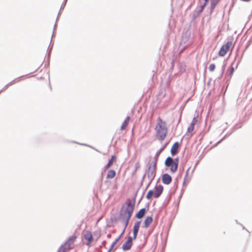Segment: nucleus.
Here are the masks:
<instances>
[{
    "instance_id": "1",
    "label": "nucleus",
    "mask_w": 252,
    "mask_h": 252,
    "mask_svg": "<svg viewBox=\"0 0 252 252\" xmlns=\"http://www.w3.org/2000/svg\"><path fill=\"white\" fill-rule=\"evenodd\" d=\"M158 123L155 127L156 130V136L157 138L160 141H163L167 135V127L166 126L165 121L158 117Z\"/></svg>"
},
{
    "instance_id": "2",
    "label": "nucleus",
    "mask_w": 252,
    "mask_h": 252,
    "mask_svg": "<svg viewBox=\"0 0 252 252\" xmlns=\"http://www.w3.org/2000/svg\"><path fill=\"white\" fill-rule=\"evenodd\" d=\"M158 154L155 156L154 160L150 163L148 164V167L146 169V172L147 173V177L150 179V181L147 185L145 190H147L149 186L154 179L156 176V171L157 169V157Z\"/></svg>"
},
{
    "instance_id": "3",
    "label": "nucleus",
    "mask_w": 252,
    "mask_h": 252,
    "mask_svg": "<svg viewBox=\"0 0 252 252\" xmlns=\"http://www.w3.org/2000/svg\"><path fill=\"white\" fill-rule=\"evenodd\" d=\"M133 212L127 211V210L124 209V205H123L120 211V218L123 220V224L124 228L122 232H125L126 229L128 225L129 220L131 218Z\"/></svg>"
},
{
    "instance_id": "4",
    "label": "nucleus",
    "mask_w": 252,
    "mask_h": 252,
    "mask_svg": "<svg viewBox=\"0 0 252 252\" xmlns=\"http://www.w3.org/2000/svg\"><path fill=\"white\" fill-rule=\"evenodd\" d=\"M179 163V158L176 157L174 158L171 157H168L164 161V165L166 167H170V171L174 173L178 170Z\"/></svg>"
},
{
    "instance_id": "5",
    "label": "nucleus",
    "mask_w": 252,
    "mask_h": 252,
    "mask_svg": "<svg viewBox=\"0 0 252 252\" xmlns=\"http://www.w3.org/2000/svg\"><path fill=\"white\" fill-rule=\"evenodd\" d=\"M228 41L226 44H223L220 47L218 55L220 57H224L227 52L229 50L232 45V37L229 36L227 38Z\"/></svg>"
},
{
    "instance_id": "6",
    "label": "nucleus",
    "mask_w": 252,
    "mask_h": 252,
    "mask_svg": "<svg viewBox=\"0 0 252 252\" xmlns=\"http://www.w3.org/2000/svg\"><path fill=\"white\" fill-rule=\"evenodd\" d=\"M136 198V197L135 195H134L132 197L131 200L129 198L127 199L125 202L126 207H125L124 206V209L127 210V211L128 210L133 212L135 205Z\"/></svg>"
},
{
    "instance_id": "7",
    "label": "nucleus",
    "mask_w": 252,
    "mask_h": 252,
    "mask_svg": "<svg viewBox=\"0 0 252 252\" xmlns=\"http://www.w3.org/2000/svg\"><path fill=\"white\" fill-rule=\"evenodd\" d=\"M163 189L164 188L162 185L159 184L157 185V183L154 188V189H153V197L155 198L159 197L163 192Z\"/></svg>"
},
{
    "instance_id": "8",
    "label": "nucleus",
    "mask_w": 252,
    "mask_h": 252,
    "mask_svg": "<svg viewBox=\"0 0 252 252\" xmlns=\"http://www.w3.org/2000/svg\"><path fill=\"white\" fill-rule=\"evenodd\" d=\"M161 181L163 184L168 185L172 181V178L171 176L168 173L162 174L161 176Z\"/></svg>"
},
{
    "instance_id": "9",
    "label": "nucleus",
    "mask_w": 252,
    "mask_h": 252,
    "mask_svg": "<svg viewBox=\"0 0 252 252\" xmlns=\"http://www.w3.org/2000/svg\"><path fill=\"white\" fill-rule=\"evenodd\" d=\"M124 235V232H121V233L115 239V240L112 243L109 247L107 252H111L113 249H114V251L117 250V247L114 248L115 245L120 240L122 236Z\"/></svg>"
},
{
    "instance_id": "10",
    "label": "nucleus",
    "mask_w": 252,
    "mask_h": 252,
    "mask_svg": "<svg viewBox=\"0 0 252 252\" xmlns=\"http://www.w3.org/2000/svg\"><path fill=\"white\" fill-rule=\"evenodd\" d=\"M179 148V142L178 141L174 142L170 149V154L172 155V156H174L178 152Z\"/></svg>"
},
{
    "instance_id": "11",
    "label": "nucleus",
    "mask_w": 252,
    "mask_h": 252,
    "mask_svg": "<svg viewBox=\"0 0 252 252\" xmlns=\"http://www.w3.org/2000/svg\"><path fill=\"white\" fill-rule=\"evenodd\" d=\"M84 239L87 241L86 245L90 246L93 241V235L90 231H86V234L84 235Z\"/></svg>"
},
{
    "instance_id": "12",
    "label": "nucleus",
    "mask_w": 252,
    "mask_h": 252,
    "mask_svg": "<svg viewBox=\"0 0 252 252\" xmlns=\"http://www.w3.org/2000/svg\"><path fill=\"white\" fill-rule=\"evenodd\" d=\"M141 222V220H138V221H136L134 223V224L132 228L133 235H134V237H137V235H138V233L139 228L140 226Z\"/></svg>"
},
{
    "instance_id": "13",
    "label": "nucleus",
    "mask_w": 252,
    "mask_h": 252,
    "mask_svg": "<svg viewBox=\"0 0 252 252\" xmlns=\"http://www.w3.org/2000/svg\"><path fill=\"white\" fill-rule=\"evenodd\" d=\"M153 221V215H151L150 216H148L146 217L144 220L143 224L144 225L142 226L143 228H148L150 224Z\"/></svg>"
},
{
    "instance_id": "14",
    "label": "nucleus",
    "mask_w": 252,
    "mask_h": 252,
    "mask_svg": "<svg viewBox=\"0 0 252 252\" xmlns=\"http://www.w3.org/2000/svg\"><path fill=\"white\" fill-rule=\"evenodd\" d=\"M117 157L115 155H112L110 158L108 159V162L106 165L104 167V170H106L110 168L113 164L114 161L116 160Z\"/></svg>"
},
{
    "instance_id": "15",
    "label": "nucleus",
    "mask_w": 252,
    "mask_h": 252,
    "mask_svg": "<svg viewBox=\"0 0 252 252\" xmlns=\"http://www.w3.org/2000/svg\"><path fill=\"white\" fill-rule=\"evenodd\" d=\"M133 245V243L126 241L122 245V249L124 252L130 250Z\"/></svg>"
},
{
    "instance_id": "16",
    "label": "nucleus",
    "mask_w": 252,
    "mask_h": 252,
    "mask_svg": "<svg viewBox=\"0 0 252 252\" xmlns=\"http://www.w3.org/2000/svg\"><path fill=\"white\" fill-rule=\"evenodd\" d=\"M146 212L145 209H140L135 215V218L137 219H142L146 215Z\"/></svg>"
},
{
    "instance_id": "17",
    "label": "nucleus",
    "mask_w": 252,
    "mask_h": 252,
    "mask_svg": "<svg viewBox=\"0 0 252 252\" xmlns=\"http://www.w3.org/2000/svg\"><path fill=\"white\" fill-rule=\"evenodd\" d=\"M52 48L49 49V47H48L47 50V59L45 62L44 67H48L50 65V57L51 54V51H52Z\"/></svg>"
},
{
    "instance_id": "18",
    "label": "nucleus",
    "mask_w": 252,
    "mask_h": 252,
    "mask_svg": "<svg viewBox=\"0 0 252 252\" xmlns=\"http://www.w3.org/2000/svg\"><path fill=\"white\" fill-rule=\"evenodd\" d=\"M77 238L76 235L74 234L70 236H69L67 240L65 241V243L67 244L69 247H70V245L73 244Z\"/></svg>"
},
{
    "instance_id": "19",
    "label": "nucleus",
    "mask_w": 252,
    "mask_h": 252,
    "mask_svg": "<svg viewBox=\"0 0 252 252\" xmlns=\"http://www.w3.org/2000/svg\"><path fill=\"white\" fill-rule=\"evenodd\" d=\"M219 3V1L216 0H211V5L209 8V15H211L213 12L214 9L215 8L216 6L218 5V4Z\"/></svg>"
},
{
    "instance_id": "20",
    "label": "nucleus",
    "mask_w": 252,
    "mask_h": 252,
    "mask_svg": "<svg viewBox=\"0 0 252 252\" xmlns=\"http://www.w3.org/2000/svg\"><path fill=\"white\" fill-rule=\"evenodd\" d=\"M70 249V247L64 243L61 245L58 250V252H68Z\"/></svg>"
},
{
    "instance_id": "21",
    "label": "nucleus",
    "mask_w": 252,
    "mask_h": 252,
    "mask_svg": "<svg viewBox=\"0 0 252 252\" xmlns=\"http://www.w3.org/2000/svg\"><path fill=\"white\" fill-rule=\"evenodd\" d=\"M169 143V141H166L164 144V145H162L161 147V148L158 151H157L155 156H156L157 154H158V157H157V161H158V157H159L160 154H161V152L165 149V148L166 147V146L168 145Z\"/></svg>"
},
{
    "instance_id": "22",
    "label": "nucleus",
    "mask_w": 252,
    "mask_h": 252,
    "mask_svg": "<svg viewBox=\"0 0 252 252\" xmlns=\"http://www.w3.org/2000/svg\"><path fill=\"white\" fill-rule=\"evenodd\" d=\"M116 175V172L115 170L114 169H110L108 171L107 175H106V178L107 179H113L114 178Z\"/></svg>"
},
{
    "instance_id": "23",
    "label": "nucleus",
    "mask_w": 252,
    "mask_h": 252,
    "mask_svg": "<svg viewBox=\"0 0 252 252\" xmlns=\"http://www.w3.org/2000/svg\"><path fill=\"white\" fill-rule=\"evenodd\" d=\"M202 12L200 10H198L197 11H195L192 14V19L191 21L195 20Z\"/></svg>"
},
{
    "instance_id": "24",
    "label": "nucleus",
    "mask_w": 252,
    "mask_h": 252,
    "mask_svg": "<svg viewBox=\"0 0 252 252\" xmlns=\"http://www.w3.org/2000/svg\"><path fill=\"white\" fill-rule=\"evenodd\" d=\"M129 120H130V117L129 116H127L126 118L123 123L122 124V125L121 126V130L124 129L125 128V125H128V124L129 123Z\"/></svg>"
},
{
    "instance_id": "25",
    "label": "nucleus",
    "mask_w": 252,
    "mask_h": 252,
    "mask_svg": "<svg viewBox=\"0 0 252 252\" xmlns=\"http://www.w3.org/2000/svg\"><path fill=\"white\" fill-rule=\"evenodd\" d=\"M186 66L185 64L183 63H181L179 65V71L181 73H183L186 71Z\"/></svg>"
},
{
    "instance_id": "26",
    "label": "nucleus",
    "mask_w": 252,
    "mask_h": 252,
    "mask_svg": "<svg viewBox=\"0 0 252 252\" xmlns=\"http://www.w3.org/2000/svg\"><path fill=\"white\" fill-rule=\"evenodd\" d=\"M153 189H150L147 192L146 198L148 200H151L153 197Z\"/></svg>"
},
{
    "instance_id": "27",
    "label": "nucleus",
    "mask_w": 252,
    "mask_h": 252,
    "mask_svg": "<svg viewBox=\"0 0 252 252\" xmlns=\"http://www.w3.org/2000/svg\"><path fill=\"white\" fill-rule=\"evenodd\" d=\"M194 130V126L189 125V126L187 128V132L190 134V137H191L193 133H192L193 131Z\"/></svg>"
},
{
    "instance_id": "28",
    "label": "nucleus",
    "mask_w": 252,
    "mask_h": 252,
    "mask_svg": "<svg viewBox=\"0 0 252 252\" xmlns=\"http://www.w3.org/2000/svg\"><path fill=\"white\" fill-rule=\"evenodd\" d=\"M140 167V165H139V161H137L135 164V165H134V169L133 170L132 173V175H134L137 172L138 169Z\"/></svg>"
},
{
    "instance_id": "29",
    "label": "nucleus",
    "mask_w": 252,
    "mask_h": 252,
    "mask_svg": "<svg viewBox=\"0 0 252 252\" xmlns=\"http://www.w3.org/2000/svg\"><path fill=\"white\" fill-rule=\"evenodd\" d=\"M31 73H30V74H26V75H22V76H20V77H17V78H16L14 79H15V82H16V83L19 82H20L22 79H23V78H24V77H25V76H27L28 77H30V75Z\"/></svg>"
},
{
    "instance_id": "30",
    "label": "nucleus",
    "mask_w": 252,
    "mask_h": 252,
    "mask_svg": "<svg viewBox=\"0 0 252 252\" xmlns=\"http://www.w3.org/2000/svg\"><path fill=\"white\" fill-rule=\"evenodd\" d=\"M121 218H120V215L119 217H112L110 218V220L112 222H117Z\"/></svg>"
},
{
    "instance_id": "31",
    "label": "nucleus",
    "mask_w": 252,
    "mask_h": 252,
    "mask_svg": "<svg viewBox=\"0 0 252 252\" xmlns=\"http://www.w3.org/2000/svg\"><path fill=\"white\" fill-rule=\"evenodd\" d=\"M136 238H137V237H134V235H133L132 236H128L127 237V239H126V241H128V242H129L130 243H133L132 241L135 240Z\"/></svg>"
},
{
    "instance_id": "32",
    "label": "nucleus",
    "mask_w": 252,
    "mask_h": 252,
    "mask_svg": "<svg viewBox=\"0 0 252 252\" xmlns=\"http://www.w3.org/2000/svg\"><path fill=\"white\" fill-rule=\"evenodd\" d=\"M174 185L175 186V190L172 192V194H174L175 193L176 190L178 188V181L177 178H176L175 179V182L174 183Z\"/></svg>"
},
{
    "instance_id": "33",
    "label": "nucleus",
    "mask_w": 252,
    "mask_h": 252,
    "mask_svg": "<svg viewBox=\"0 0 252 252\" xmlns=\"http://www.w3.org/2000/svg\"><path fill=\"white\" fill-rule=\"evenodd\" d=\"M242 127V124H237L233 126V127L231 128L233 131L236 130V129L240 128Z\"/></svg>"
},
{
    "instance_id": "34",
    "label": "nucleus",
    "mask_w": 252,
    "mask_h": 252,
    "mask_svg": "<svg viewBox=\"0 0 252 252\" xmlns=\"http://www.w3.org/2000/svg\"><path fill=\"white\" fill-rule=\"evenodd\" d=\"M184 190L183 189H181V193L179 195V197H178V202H177V206L178 207L179 205V203H180V200L183 196V194L184 193Z\"/></svg>"
},
{
    "instance_id": "35",
    "label": "nucleus",
    "mask_w": 252,
    "mask_h": 252,
    "mask_svg": "<svg viewBox=\"0 0 252 252\" xmlns=\"http://www.w3.org/2000/svg\"><path fill=\"white\" fill-rule=\"evenodd\" d=\"M216 68V65L215 63H211L209 66V69L211 72L214 71Z\"/></svg>"
},
{
    "instance_id": "36",
    "label": "nucleus",
    "mask_w": 252,
    "mask_h": 252,
    "mask_svg": "<svg viewBox=\"0 0 252 252\" xmlns=\"http://www.w3.org/2000/svg\"><path fill=\"white\" fill-rule=\"evenodd\" d=\"M233 132V130L231 129L229 131H228L226 134L222 138V139L224 140L226 137L230 136Z\"/></svg>"
},
{
    "instance_id": "37",
    "label": "nucleus",
    "mask_w": 252,
    "mask_h": 252,
    "mask_svg": "<svg viewBox=\"0 0 252 252\" xmlns=\"http://www.w3.org/2000/svg\"><path fill=\"white\" fill-rule=\"evenodd\" d=\"M94 236L97 237V239L99 238V237L100 236V233L98 231H95L93 232V235Z\"/></svg>"
},
{
    "instance_id": "38",
    "label": "nucleus",
    "mask_w": 252,
    "mask_h": 252,
    "mask_svg": "<svg viewBox=\"0 0 252 252\" xmlns=\"http://www.w3.org/2000/svg\"><path fill=\"white\" fill-rule=\"evenodd\" d=\"M207 4L208 3H207L203 2V3L200 5L199 10L203 12L205 7L207 6Z\"/></svg>"
},
{
    "instance_id": "39",
    "label": "nucleus",
    "mask_w": 252,
    "mask_h": 252,
    "mask_svg": "<svg viewBox=\"0 0 252 252\" xmlns=\"http://www.w3.org/2000/svg\"><path fill=\"white\" fill-rule=\"evenodd\" d=\"M149 206H150V203H147L145 204V206L144 208H142V209H145L146 212H147L149 211Z\"/></svg>"
},
{
    "instance_id": "40",
    "label": "nucleus",
    "mask_w": 252,
    "mask_h": 252,
    "mask_svg": "<svg viewBox=\"0 0 252 252\" xmlns=\"http://www.w3.org/2000/svg\"><path fill=\"white\" fill-rule=\"evenodd\" d=\"M67 1V0H63V1L61 6V9H63L65 7Z\"/></svg>"
},
{
    "instance_id": "41",
    "label": "nucleus",
    "mask_w": 252,
    "mask_h": 252,
    "mask_svg": "<svg viewBox=\"0 0 252 252\" xmlns=\"http://www.w3.org/2000/svg\"><path fill=\"white\" fill-rule=\"evenodd\" d=\"M252 43V35L250 37V39L248 41L247 45H246V48H247Z\"/></svg>"
},
{
    "instance_id": "42",
    "label": "nucleus",
    "mask_w": 252,
    "mask_h": 252,
    "mask_svg": "<svg viewBox=\"0 0 252 252\" xmlns=\"http://www.w3.org/2000/svg\"><path fill=\"white\" fill-rule=\"evenodd\" d=\"M196 122H197V120H196V118L194 117L193 118L190 125L194 126L195 124H196Z\"/></svg>"
},
{
    "instance_id": "43",
    "label": "nucleus",
    "mask_w": 252,
    "mask_h": 252,
    "mask_svg": "<svg viewBox=\"0 0 252 252\" xmlns=\"http://www.w3.org/2000/svg\"><path fill=\"white\" fill-rule=\"evenodd\" d=\"M185 35L186 38L187 39V40H188L189 38L190 33L188 31H187L185 33Z\"/></svg>"
},
{
    "instance_id": "44",
    "label": "nucleus",
    "mask_w": 252,
    "mask_h": 252,
    "mask_svg": "<svg viewBox=\"0 0 252 252\" xmlns=\"http://www.w3.org/2000/svg\"><path fill=\"white\" fill-rule=\"evenodd\" d=\"M146 190H145V189L143 191V193H142V195H141L139 200H138V204H139L140 202H141V201L142 200V199H143V196H144V195L145 194V192Z\"/></svg>"
},
{
    "instance_id": "45",
    "label": "nucleus",
    "mask_w": 252,
    "mask_h": 252,
    "mask_svg": "<svg viewBox=\"0 0 252 252\" xmlns=\"http://www.w3.org/2000/svg\"><path fill=\"white\" fill-rule=\"evenodd\" d=\"M234 67H232H232L230 68V70H229V75H230V76H231V75H232V74H233V72H234Z\"/></svg>"
},
{
    "instance_id": "46",
    "label": "nucleus",
    "mask_w": 252,
    "mask_h": 252,
    "mask_svg": "<svg viewBox=\"0 0 252 252\" xmlns=\"http://www.w3.org/2000/svg\"><path fill=\"white\" fill-rule=\"evenodd\" d=\"M71 142L73 143H76V144H80V145H84V146H88V147L92 148V147H91V146H89L88 145L85 144H81V143H79L78 142H75V141H72Z\"/></svg>"
},
{
    "instance_id": "47",
    "label": "nucleus",
    "mask_w": 252,
    "mask_h": 252,
    "mask_svg": "<svg viewBox=\"0 0 252 252\" xmlns=\"http://www.w3.org/2000/svg\"><path fill=\"white\" fill-rule=\"evenodd\" d=\"M223 73H221V74L220 75V76H219L215 80V81H218V82H219V81L221 79L222 76H223Z\"/></svg>"
},
{
    "instance_id": "48",
    "label": "nucleus",
    "mask_w": 252,
    "mask_h": 252,
    "mask_svg": "<svg viewBox=\"0 0 252 252\" xmlns=\"http://www.w3.org/2000/svg\"><path fill=\"white\" fill-rule=\"evenodd\" d=\"M194 2V0H193V1L192 2H191L190 3V4L188 6L186 10H188L190 9L191 7L192 6V5L193 4Z\"/></svg>"
},
{
    "instance_id": "49",
    "label": "nucleus",
    "mask_w": 252,
    "mask_h": 252,
    "mask_svg": "<svg viewBox=\"0 0 252 252\" xmlns=\"http://www.w3.org/2000/svg\"><path fill=\"white\" fill-rule=\"evenodd\" d=\"M223 140L222 139V138H221V139H220L219 141H218L213 146V147H216L219 144H220V143H221Z\"/></svg>"
},
{
    "instance_id": "50",
    "label": "nucleus",
    "mask_w": 252,
    "mask_h": 252,
    "mask_svg": "<svg viewBox=\"0 0 252 252\" xmlns=\"http://www.w3.org/2000/svg\"><path fill=\"white\" fill-rule=\"evenodd\" d=\"M198 162H199V161H197V162H196V163L195 164V165H194V167H193V169L192 170L191 174H192V173L194 172V170H195V168H196V167L197 165L198 164Z\"/></svg>"
},
{
    "instance_id": "51",
    "label": "nucleus",
    "mask_w": 252,
    "mask_h": 252,
    "mask_svg": "<svg viewBox=\"0 0 252 252\" xmlns=\"http://www.w3.org/2000/svg\"><path fill=\"white\" fill-rule=\"evenodd\" d=\"M188 176H189L187 175V174H185L184 178V180L187 181V183H188L189 182V181L187 180Z\"/></svg>"
},
{
    "instance_id": "52",
    "label": "nucleus",
    "mask_w": 252,
    "mask_h": 252,
    "mask_svg": "<svg viewBox=\"0 0 252 252\" xmlns=\"http://www.w3.org/2000/svg\"><path fill=\"white\" fill-rule=\"evenodd\" d=\"M56 35V32H55L53 31V33H52V37H51V42H50V44L52 42V38L53 37L55 36Z\"/></svg>"
},
{
    "instance_id": "53",
    "label": "nucleus",
    "mask_w": 252,
    "mask_h": 252,
    "mask_svg": "<svg viewBox=\"0 0 252 252\" xmlns=\"http://www.w3.org/2000/svg\"><path fill=\"white\" fill-rule=\"evenodd\" d=\"M8 87L7 85H5L4 87L1 89L3 90V92L5 91L8 89Z\"/></svg>"
},
{
    "instance_id": "54",
    "label": "nucleus",
    "mask_w": 252,
    "mask_h": 252,
    "mask_svg": "<svg viewBox=\"0 0 252 252\" xmlns=\"http://www.w3.org/2000/svg\"><path fill=\"white\" fill-rule=\"evenodd\" d=\"M225 64H224L222 66L221 73H223L225 70Z\"/></svg>"
},
{
    "instance_id": "55",
    "label": "nucleus",
    "mask_w": 252,
    "mask_h": 252,
    "mask_svg": "<svg viewBox=\"0 0 252 252\" xmlns=\"http://www.w3.org/2000/svg\"><path fill=\"white\" fill-rule=\"evenodd\" d=\"M190 169V167H189L188 169L187 170L186 172V174H187V175L189 176V171Z\"/></svg>"
},
{
    "instance_id": "56",
    "label": "nucleus",
    "mask_w": 252,
    "mask_h": 252,
    "mask_svg": "<svg viewBox=\"0 0 252 252\" xmlns=\"http://www.w3.org/2000/svg\"><path fill=\"white\" fill-rule=\"evenodd\" d=\"M106 243V240H103L102 242V245H101L100 246V248L102 247V246H104Z\"/></svg>"
},
{
    "instance_id": "57",
    "label": "nucleus",
    "mask_w": 252,
    "mask_h": 252,
    "mask_svg": "<svg viewBox=\"0 0 252 252\" xmlns=\"http://www.w3.org/2000/svg\"><path fill=\"white\" fill-rule=\"evenodd\" d=\"M147 172H145V173H144V174L143 175V177H142V181H144V180L146 176V174H147Z\"/></svg>"
},
{
    "instance_id": "58",
    "label": "nucleus",
    "mask_w": 252,
    "mask_h": 252,
    "mask_svg": "<svg viewBox=\"0 0 252 252\" xmlns=\"http://www.w3.org/2000/svg\"><path fill=\"white\" fill-rule=\"evenodd\" d=\"M139 190V188H138L137 189V190L136 191V192L134 193V195H135L136 197L137 196V193H138V192Z\"/></svg>"
},
{
    "instance_id": "59",
    "label": "nucleus",
    "mask_w": 252,
    "mask_h": 252,
    "mask_svg": "<svg viewBox=\"0 0 252 252\" xmlns=\"http://www.w3.org/2000/svg\"><path fill=\"white\" fill-rule=\"evenodd\" d=\"M187 184H188V183H187V181L183 180V186H185V185H186Z\"/></svg>"
},
{
    "instance_id": "60",
    "label": "nucleus",
    "mask_w": 252,
    "mask_h": 252,
    "mask_svg": "<svg viewBox=\"0 0 252 252\" xmlns=\"http://www.w3.org/2000/svg\"><path fill=\"white\" fill-rule=\"evenodd\" d=\"M240 225L242 227L243 229H245V230L248 231V230L245 228V227L242 224L240 223Z\"/></svg>"
},
{
    "instance_id": "61",
    "label": "nucleus",
    "mask_w": 252,
    "mask_h": 252,
    "mask_svg": "<svg viewBox=\"0 0 252 252\" xmlns=\"http://www.w3.org/2000/svg\"><path fill=\"white\" fill-rule=\"evenodd\" d=\"M111 236H112V235H111V234H110V233H109V234H108L107 235V237L108 238H110L111 237Z\"/></svg>"
},
{
    "instance_id": "62",
    "label": "nucleus",
    "mask_w": 252,
    "mask_h": 252,
    "mask_svg": "<svg viewBox=\"0 0 252 252\" xmlns=\"http://www.w3.org/2000/svg\"><path fill=\"white\" fill-rule=\"evenodd\" d=\"M143 181H141L140 184V186L138 188H139V189H140V188L143 185Z\"/></svg>"
},
{
    "instance_id": "63",
    "label": "nucleus",
    "mask_w": 252,
    "mask_h": 252,
    "mask_svg": "<svg viewBox=\"0 0 252 252\" xmlns=\"http://www.w3.org/2000/svg\"><path fill=\"white\" fill-rule=\"evenodd\" d=\"M6 85H7L8 86V87H9V86H10L12 85V83L11 82H10L9 83H8L7 84H6Z\"/></svg>"
},
{
    "instance_id": "64",
    "label": "nucleus",
    "mask_w": 252,
    "mask_h": 252,
    "mask_svg": "<svg viewBox=\"0 0 252 252\" xmlns=\"http://www.w3.org/2000/svg\"><path fill=\"white\" fill-rule=\"evenodd\" d=\"M11 82L12 83V85L16 83V82H15V79L13 80L12 81H11Z\"/></svg>"
}]
</instances>
